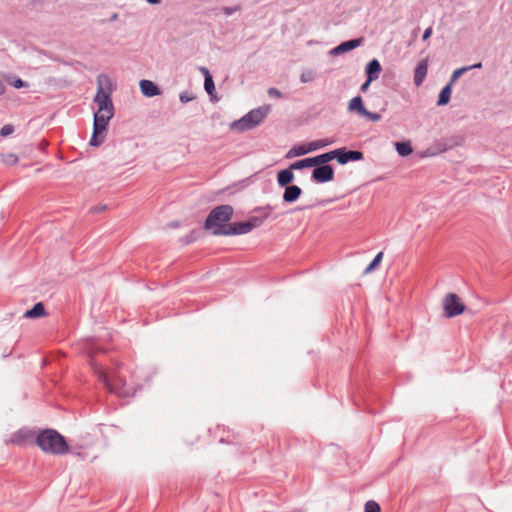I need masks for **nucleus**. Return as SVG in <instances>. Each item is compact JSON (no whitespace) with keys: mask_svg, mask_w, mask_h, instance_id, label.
I'll list each match as a JSON object with an SVG mask.
<instances>
[{"mask_svg":"<svg viewBox=\"0 0 512 512\" xmlns=\"http://www.w3.org/2000/svg\"><path fill=\"white\" fill-rule=\"evenodd\" d=\"M114 117V113L95 112L93 115V128L102 132H107L109 122Z\"/></svg>","mask_w":512,"mask_h":512,"instance_id":"9d476101","label":"nucleus"},{"mask_svg":"<svg viewBox=\"0 0 512 512\" xmlns=\"http://www.w3.org/2000/svg\"><path fill=\"white\" fill-rule=\"evenodd\" d=\"M2 162L6 165L12 166L18 163L19 158L14 153H3L1 154Z\"/></svg>","mask_w":512,"mask_h":512,"instance_id":"7c9ffc66","label":"nucleus"},{"mask_svg":"<svg viewBox=\"0 0 512 512\" xmlns=\"http://www.w3.org/2000/svg\"><path fill=\"white\" fill-rule=\"evenodd\" d=\"M169 226H170V227H173V228H176V227H178V226H179V222H178V221L171 222V223L169 224Z\"/></svg>","mask_w":512,"mask_h":512,"instance_id":"09e8293b","label":"nucleus"},{"mask_svg":"<svg viewBox=\"0 0 512 512\" xmlns=\"http://www.w3.org/2000/svg\"><path fill=\"white\" fill-rule=\"evenodd\" d=\"M372 82L373 81H369V78H366L365 82L360 86V91L365 93L369 89Z\"/></svg>","mask_w":512,"mask_h":512,"instance_id":"a19ab883","label":"nucleus"},{"mask_svg":"<svg viewBox=\"0 0 512 512\" xmlns=\"http://www.w3.org/2000/svg\"><path fill=\"white\" fill-rule=\"evenodd\" d=\"M283 188H284V192H283L282 199H283V202L287 203V204L296 202L303 193L301 187H299L298 185H295V184L288 185Z\"/></svg>","mask_w":512,"mask_h":512,"instance_id":"f8f14e48","label":"nucleus"},{"mask_svg":"<svg viewBox=\"0 0 512 512\" xmlns=\"http://www.w3.org/2000/svg\"><path fill=\"white\" fill-rule=\"evenodd\" d=\"M332 143H333V141L329 140V139H319V140L311 141V142L307 143V150L310 153V152L322 149L328 145H331Z\"/></svg>","mask_w":512,"mask_h":512,"instance_id":"a878e982","label":"nucleus"},{"mask_svg":"<svg viewBox=\"0 0 512 512\" xmlns=\"http://www.w3.org/2000/svg\"><path fill=\"white\" fill-rule=\"evenodd\" d=\"M107 132H102L100 130L94 129L92 131V136L89 141V145L92 147H99L103 144L104 139L106 137Z\"/></svg>","mask_w":512,"mask_h":512,"instance_id":"b1692460","label":"nucleus"},{"mask_svg":"<svg viewBox=\"0 0 512 512\" xmlns=\"http://www.w3.org/2000/svg\"><path fill=\"white\" fill-rule=\"evenodd\" d=\"M364 512H381V508L376 501L369 500L365 503Z\"/></svg>","mask_w":512,"mask_h":512,"instance_id":"473e14b6","label":"nucleus"},{"mask_svg":"<svg viewBox=\"0 0 512 512\" xmlns=\"http://www.w3.org/2000/svg\"><path fill=\"white\" fill-rule=\"evenodd\" d=\"M251 232L250 227L246 221L233 222L228 224L226 230L212 231L215 236H236L244 235Z\"/></svg>","mask_w":512,"mask_h":512,"instance_id":"6e6552de","label":"nucleus"},{"mask_svg":"<svg viewBox=\"0 0 512 512\" xmlns=\"http://www.w3.org/2000/svg\"><path fill=\"white\" fill-rule=\"evenodd\" d=\"M273 210V206H271L270 204L266 205V206H263V207H256L254 209V212H260V211H267L266 213H269L270 211Z\"/></svg>","mask_w":512,"mask_h":512,"instance_id":"79ce46f5","label":"nucleus"},{"mask_svg":"<svg viewBox=\"0 0 512 512\" xmlns=\"http://www.w3.org/2000/svg\"><path fill=\"white\" fill-rule=\"evenodd\" d=\"M35 443L47 454L65 455L70 452L66 438L53 428L41 429L35 437Z\"/></svg>","mask_w":512,"mask_h":512,"instance_id":"f257e3e1","label":"nucleus"},{"mask_svg":"<svg viewBox=\"0 0 512 512\" xmlns=\"http://www.w3.org/2000/svg\"><path fill=\"white\" fill-rule=\"evenodd\" d=\"M465 67L468 68V71H470L472 69H480V68H482V62H477L473 65L465 66Z\"/></svg>","mask_w":512,"mask_h":512,"instance_id":"c03bdc74","label":"nucleus"},{"mask_svg":"<svg viewBox=\"0 0 512 512\" xmlns=\"http://www.w3.org/2000/svg\"><path fill=\"white\" fill-rule=\"evenodd\" d=\"M336 161L340 165H345L349 162L361 161L364 159V153L360 150H350L347 147H340L335 149Z\"/></svg>","mask_w":512,"mask_h":512,"instance_id":"0eeeda50","label":"nucleus"},{"mask_svg":"<svg viewBox=\"0 0 512 512\" xmlns=\"http://www.w3.org/2000/svg\"><path fill=\"white\" fill-rule=\"evenodd\" d=\"M383 259V252L380 251L375 255L373 260L369 263V265L364 269V274H369L376 270V268L380 265L381 261Z\"/></svg>","mask_w":512,"mask_h":512,"instance_id":"c85d7f7f","label":"nucleus"},{"mask_svg":"<svg viewBox=\"0 0 512 512\" xmlns=\"http://www.w3.org/2000/svg\"><path fill=\"white\" fill-rule=\"evenodd\" d=\"M94 101L98 104L99 110L97 112L114 113V105L111 98L110 91H104L101 84H99Z\"/></svg>","mask_w":512,"mask_h":512,"instance_id":"423d86ee","label":"nucleus"},{"mask_svg":"<svg viewBox=\"0 0 512 512\" xmlns=\"http://www.w3.org/2000/svg\"><path fill=\"white\" fill-rule=\"evenodd\" d=\"M146 1H147V3L152 4V5L159 4L161 2V0H146Z\"/></svg>","mask_w":512,"mask_h":512,"instance_id":"de8ad7c7","label":"nucleus"},{"mask_svg":"<svg viewBox=\"0 0 512 512\" xmlns=\"http://www.w3.org/2000/svg\"><path fill=\"white\" fill-rule=\"evenodd\" d=\"M267 93H268V96L271 98H283L284 97L283 93L275 87L269 88Z\"/></svg>","mask_w":512,"mask_h":512,"instance_id":"c9c22d12","label":"nucleus"},{"mask_svg":"<svg viewBox=\"0 0 512 512\" xmlns=\"http://www.w3.org/2000/svg\"><path fill=\"white\" fill-rule=\"evenodd\" d=\"M451 146H452V144H450V145H445L443 148L438 149V150H434V148H433V147H430V148H428V149L426 150V154H427V155H429V156H435V155H437V154H438V153H440V152H444V151H446V150H447L449 147H451Z\"/></svg>","mask_w":512,"mask_h":512,"instance_id":"58836bf2","label":"nucleus"},{"mask_svg":"<svg viewBox=\"0 0 512 512\" xmlns=\"http://www.w3.org/2000/svg\"><path fill=\"white\" fill-rule=\"evenodd\" d=\"M290 165H291V169L302 170L305 168H313L315 163H314L313 157H307L304 159L297 160V161L291 163Z\"/></svg>","mask_w":512,"mask_h":512,"instance_id":"393cba45","label":"nucleus"},{"mask_svg":"<svg viewBox=\"0 0 512 512\" xmlns=\"http://www.w3.org/2000/svg\"><path fill=\"white\" fill-rule=\"evenodd\" d=\"M101 379L102 381L104 382V384L110 389L112 390V387L110 385V382H109V377L108 375H106L104 372H101Z\"/></svg>","mask_w":512,"mask_h":512,"instance_id":"37998d69","label":"nucleus"},{"mask_svg":"<svg viewBox=\"0 0 512 512\" xmlns=\"http://www.w3.org/2000/svg\"><path fill=\"white\" fill-rule=\"evenodd\" d=\"M394 145L398 155L401 157H407L413 152L410 141L395 142Z\"/></svg>","mask_w":512,"mask_h":512,"instance_id":"4be33fe9","label":"nucleus"},{"mask_svg":"<svg viewBox=\"0 0 512 512\" xmlns=\"http://www.w3.org/2000/svg\"><path fill=\"white\" fill-rule=\"evenodd\" d=\"M432 32H433L432 27H428V28H426V29L424 30L423 35H422V40H423V41L428 40V39L431 37Z\"/></svg>","mask_w":512,"mask_h":512,"instance_id":"ea45409f","label":"nucleus"},{"mask_svg":"<svg viewBox=\"0 0 512 512\" xmlns=\"http://www.w3.org/2000/svg\"><path fill=\"white\" fill-rule=\"evenodd\" d=\"M294 169H291V165L285 169H281L277 172V184L280 188L293 185V181L295 179V175L293 173Z\"/></svg>","mask_w":512,"mask_h":512,"instance_id":"ddd939ff","label":"nucleus"},{"mask_svg":"<svg viewBox=\"0 0 512 512\" xmlns=\"http://www.w3.org/2000/svg\"><path fill=\"white\" fill-rule=\"evenodd\" d=\"M382 72V66L378 59L374 58L370 60L365 67V76L369 78V81H375L379 78Z\"/></svg>","mask_w":512,"mask_h":512,"instance_id":"4468645a","label":"nucleus"},{"mask_svg":"<svg viewBox=\"0 0 512 512\" xmlns=\"http://www.w3.org/2000/svg\"><path fill=\"white\" fill-rule=\"evenodd\" d=\"M462 141H463V138H462V137H459V141L454 142L453 144H455V145H459V144H461V142H462Z\"/></svg>","mask_w":512,"mask_h":512,"instance_id":"8fccbe9b","label":"nucleus"},{"mask_svg":"<svg viewBox=\"0 0 512 512\" xmlns=\"http://www.w3.org/2000/svg\"><path fill=\"white\" fill-rule=\"evenodd\" d=\"M271 110L272 108L268 104L254 108L240 119L233 121L230 124V129L237 132L252 130L265 120Z\"/></svg>","mask_w":512,"mask_h":512,"instance_id":"f03ea898","label":"nucleus"},{"mask_svg":"<svg viewBox=\"0 0 512 512\" xmlns=\"http://www.w3.org/2000/svg\"><path fill=\"white\" fill-rule=\"evenodd\" d=\"M444 315L446 318H454L466 310V305L456 293H448L443 300Z\"/></svg>","mask_w":512,"mask_h":512,"instance_id":"20e7f679","label":"nucleus"},{"mask_svg":"<svg viewBox=\"0 0 512 512\" xmlns=\"http://www.w3.org/2000/svg\"><path fill=\"white\" fill-rule=\"evenodd\" d=\"M269 217V213H264L261 216H252L247 220V223L250 227V231L261 226L263 222Z\"/></svg>","mask_w":512,"mask_h":512,"instance_id":"cd10ccee","label":"nucleus"},{"mask_svg":"<svg viewBox=\"0 0 512 512\" xmlns=\"http://www.w3.org/2000/svg\"><path fill=\"white\" fill-rule=\"evenodd\" d=\"M7 82H8L9 85H11L12 87H14L16 89H21V88L29 87L28 82L22 80L18 76H11V77H9L7 79Z\"/></svg>","mask_w":512,"mask_h":512,"instance_id":"c756f323","label":"nucleus"},{"mask_svg":"<svg viewBox=\"0 0 512 512\" xmlns=\"http://www.w3.org/2000/svg\"><path fill=\"white\" fill-rule=\"evenodd\" d=\"M315 165H330L329 162L336 160L335 149L313 156Z\"/></svg>","mask_w":512,"mask_h":512,"instance_id":"aec40b11","label":"nucleus"},{"mask_svg":"<svg viewBox=\"0 0 512 512\" xmlns=\"http://www.w3.org/2000/svg\"><path fill=\"white\" fill-rule=\"evenodd\" d=\"M46 315V309L42 302H37L32 308L27 309L23 315L27 319H37Z\"/></svg>","mask_w":512,"mask_h":512,"instance_id":"f3484780","label":"nucleus"},{"mask_svg":"<svg viewBox=\"0 0 512 512\" xmlns=\"http://www.w3.org/2000/svg\"><path fill=\"white\" fill-rule=\"evenodd\" d=\"M140 91L143 96L152 98L161 94L160 87L151 80L142 79L139 82Z\"/></svg>","mask_w":512,"mask_h":512,"instance_id":"9b49d317","label":"nucleus"},{"mask_svg":"<svg viewBox=\"0 0 512 512\" xmlns=\"http://www.w3.org/2000/svg\"><path fill=\"white\" fill-rule=\"evenodd\" d=\"M204 89L206 93L210 96V100L212 102H218L219 98L216 95L215 83L212 76L206 77L204 79Z\"/></svg>","mask_w":512,"mask_h":512,"instance_id":"412c9836","label":"nucleus"},{"mask_svg":"<svg viewBox=\"0 0 512 512\" xmlns=\"http://www.w3.org/2000/svg\"><path fill=\"white\" fill-rule=\"evenodd\" d=\"M363 37L359 38H353L347 41H343L337 46H335L333 49L330 50L329 54L331 56H339L344 53L350 52L358 47H360L363 44Z\"/></svg>","mask_w":512,"mask_h":512,"instance_id":"1a4fd4ad","label":"nucleus"},{"mask_svg":"<svg viewBox=\"0 0 512 512\" xmlns=\"http://www.w3.org/2000/svg\"><path fill=\"white\" fill-rule=\"evenodd\" d=\"M13 132H14V126L7 124L1 128L0 135L3 137H7V136L11 135Z\"/></svg>","mask_w":512,"mask_h":512,"instance_id":"e433bc0d","label":"nucleus"},{"mask_svg":"<svg viewBox=\"0 0 512 512\" xmlns=\"http://www.w3.org/2000/svg\"><path fill=\"white\" fill-rule=\"evenodd\" d=\"M366 107L364 106L363 99L360 95L353 97L348 104V111L356 112L360 116L365 112Z\"/></svg>","mask_w":512,"mask_h":512,"instance_id":"a211bd4d","label":"nucleus"},{"mask_svg":"<svg viewBox=\"0 0 512 512\" xmlns=\"http://www.w3.org/2000/svg\"><path fill=\"white\" fill-rule=\"evenodd\" d=\"M466 72H468V68H466L465 66L463 67H460V68H457L455 69L452 74H451V77H450V80L448 83H451V85L453 86L454 83L462 76L464 75Z\"/></svg>","mask_w":512,"mask_h":512,"instance_id":"2f4dec72","label":"nucleus"},{"mask_svg":"<svg viewBox=\"0 0 512 512\" xmlns=\"http://www.w3.org/2000/svg\"><path fill=\"white\" fill-rule=\"evenodd\" d=\"M34 436L32 430L21 428L11 435L10 442L16 445H23Z\"/></svg>","mask_w":512,"mask_h":512,"instance_id":"2eb2a0df","label":"nucleus"},{"mask_svg":"<svg viewBox=\"0 0 512 512\" xmlns=\"http://www.w3.org/2000/svg\"><path fill=\"white\" fill-rule=\"evenodd\" d=\"M452 85L451 83H447L440 91L437 100V106H445L451 100L452 95Z\"/></svg>","mask_w":512,"mask_h":512,"instance_id":"6ab92c4d","label":"nucleus"},{"mask_svg":"<svg viewBox=\"0 0 512 512\" xmlns=\"http://www.w3.org/2000/svg\"><path fill=\"white\" fill-rule=\"evenodd\" d=\"M335 170L332 165H314L311 173V181L316 184H324L332 181Z\"/></svg>","mask_w":512,"mask_h":512,"instance_id":"39448f33","label":"nucleus"},{"mask_svg":"<svg viewBox=\"0 0 512 512\" xmlns=\"http://www.w3.org/2000/svg\"><path fill=\"white\" fill-rule=\"evenodd\" d=\"M195 99V95L193 93H190L188 91H183L179 95V100L181 103L186 104L192 100Z\"/></svg>","mask_w":512,"mask_h":512,"instance_id":"72a5a7b5","label":"nucleus"},{"mask_svg":"<svg viewBox=\"0 0 512 512\" xmlns=\"http://www.w3.org/2000/svg\"><path fill=\"white\" fill-rule=\"evenodd\" d=\"M308 150H307V144H299V145H294L286 154V158L287 159H291V158H294V157H299V156H303L305 154H308Z\"/></svg>","mask_w":512,"mask_h":512,"instance_id":"5701e85b","label":"nucleus"},{"mask_svg":"<svg viewBox=\"0 0 512 512\" xmlns=\"http://www.w3.org/2000/svg\"><path fill=\"white\" fill-rule=\"evenodd\" d=\"M362 117H365L372 122H377L381 119V115L379 113L371 112V111H368L367 109L363 113Z\"/></svg>","mask_w":512,"mask_h":512,"instance_id":"f704fd0d","label":"nucleus"},{"mask_svg":"<svg viewBox=\"0 0 512 512\" xmlns=\"http://www.w3.org/2000/svg\"><path fill=\"white\" fill-rule=\"evenodd\" d=\"M200 71L202 72V74L204 75V79H206V77L208 76H212L210 71L208 70V68L206 67H201L200 68Z\"/></svg>","mask_w":512,"mask_h":512,"instance_id":"a18cd8bd","label":"nucleus"},{"mask_svg":"<svg viewBox=\"0 0 512 512\" xmlns=\"http://www.w3.org/2000/svg\"><path fill=\"white\" fill-rule=\"evenodd\" d=\"M428 72V64L426 60L420 61L414 70V84L418 87L422 85Z\"/></svg>","mask_w":512,"mask_h":512,"instance_id":"dca6fc26","label":"nucleus"},{"mask_svg":"<svg viewBox=\"0 0 512 512\" xmlns=\"http://www.w3.org/2000/svg\"><path fill=\"white\" fill-rule=\"evenodd\" d=\"M222 13L226 16H231L233 15L235 12L239 11L240 10V7L238 5L236 6H233V7H222Z\"/></svg>","mask_w":512,"mask_h":512,"instance_id":"4c0bfd02","label":"nucleus"},{"mask_svg":"<svg viewBox=\"0 0 512 512\" xmlns=\"http://www.w3.org/2000/svg\"><path fill=\"white\" fill-rule=\"evenodd\" d=\"M234 209L231 205L223 204L213 208L204 222V229L212 231L226 230L232 219Z\"/></svg>","mask_w":512,"mask_h":512,"instance_id":"7ed1b4c3","label":"nucleus"},{"mask_svg":"<svg viewBox=\"0 0 512 512\" xmlns=\"http://www.w3.org/2000/svg\"><path fill=\"white\" fill-rule=\"evenodd\" d=\"M6 91L5 84L0 80V95H3Z\"/></svg>","mask_w":512,"mask_h":512,"instance_id":"49530a36","label":"nucleus"},{"mask_svg":"<svg viewBox=\"0 0 512 512\" xmlns=\"http://www.w3.org/2000/svg\"><path fill=\"white\" fill-rule=\"evenodd\" d=\"M201 235L200 229H193L188 234L181 237L179 240L183 245L191 244L199 239Z\"/></svg>","mask_w":512,"mask_h":512,"instance_id":"bb28decb","label":"nucleus"},{"mask_svg":"<svg viewBox=\"0 0 512 512\" xmlns=\"http://www.w3.org/2000/svg\"><path fill=\"white\" fill-rule=\"evenodd\" d=\"M105 208H106V206H101V207H99V208H95V210H96V211H102V210H104Z\"/></svg>","mask_w":512,"mask_h":512,"instance_id":"3c124183","label":"nucleus"}]
</instances>
